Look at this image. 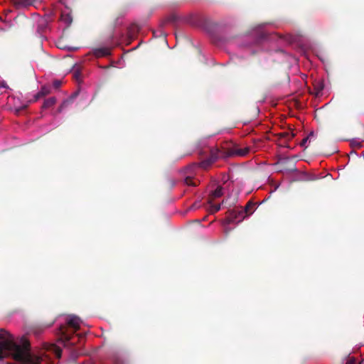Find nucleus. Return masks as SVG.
Here are the masks:
<instances>
[{
    "label": "nucleus",
    "instance_id": "5",
    "mask_svg": "<svg viewBox=\"0 0 364 364\" xmlns=\"http://www.w3.org/2000/svg\"><path fill=\"white\" fill-rule=\"evenodd\" d=\"M277 165L280 166V171H296V167L294 163V161L289 158H283L281 159Z\"/></svg>",
    "mask_w": 364,
    "mask_h": 364
},
{
    "label": "nucleus",
    "instance_id": "21",
    "mask_svg": "<svg viewBox=\"0 0 364 364\" xmlns=\"http://www.w3.org/2000/svg\"><path fill=\"white\" fill-rule=\"evenodd\" d=\"M62 85V81L59 80H55L53 82V86L55 89H58Z\"/></svg>",
    "mask_w": 364,
    "mask_h": 364
},
{
    "label": "nucleus",
    "instance_id": "15",
    "mask_svg": "<svg viewBox=\"0 0 364 364\" xmlns=\"http://www.w3.org/2000/svg\"><path fill=\"white\" fill-rule=\"evenodd\" d=\"M54 322L55 321H52L50 323L44 326L43 327H34L32 331L36 336H38L42 331H44L45 328L51 326Z\"/></svg>",
    "mask_w": 364,
    "mask_h": 364
},
{
    "label": "nucleus",
    "instance_id": "13",
    "mask_svg": "<svg viewBox=\"0 0 364 364\" xmlns=\"http://www.w3.org/2000/svg\"><path fill=\"white\" fill-rule=\"evenodd\" d=\"M278 136L280 139L290 140L294 137L295 134L293 132H283L278 134Z\"/></svg>",
    "mask_w": 364,
    "mask_h": 364
},
{
    "label": "nucleus",
    "instance_id": "2",
    "mask_svg": "<svg viewBox=\"0 0 364 364\" xmlns=\"http://www.w3.org/2000/svg\"><path fill=\"white\" fill-rule=\"evenodd\" d=\"M250 148L248 146L240 148L237 146H235L227 149H219L218 148L211 149L210 156L201 161L200 166L203 168H207L218 159H225L235 156H245L250 152Z\"/></svg>",
    "mask_w": 364,
    "mask_h": 364
},
{
    "label": "nucleus",
    "instance_id": "4",
    "mask_svg": "<svg viewBox=\"0 0 364 364\" xmlns=\"http://www.w3.org/2000/svg\"><path fill=\"white\" fill-rule=\"evenodd\" d=\"M58 331L60 336V340L63 343L64 346L74 345L75 343V341H73V338L74 337L68 331L67 326L61 325Z\"/></svg>",
    "mask_w": 364,
    "mask_h": 364
},
{
    "label": "nucleus",
    "instance_id": "16",
    "mask_svg": "<svg viewBox=\"0 0 364 364\" xmlns=\"http://www.w3.org/2000/svg\"><path fill=\"white\" fill-rule=\"evenodd\" d=\"M15 4L18 6H28L33 4V0H14Z\"/></svg>",
    "mask_w": 364,
    "mask_h": 364
},
{
    "label": "nucleus",
    "instance_id": "22",
    "mask_svg": "<svg viewBox=\"0 0 364 364\" xmlns=\"http://www.w3.org/2000/svg\"><path fill=\"white\" fill-rule=\"evenodd\" d=\"M28 107V105H24L16 109V113L19 114L22 110L26 109Z\"/></svg>",
    "mask_w": 364,
    "mask_h": 364
},
{
    "label": "nucleus",
    "instance_id": "24",
    "mask_svg": "<svg viewBox=\"0 0 364 364\" xmlns=\"http://www.w3.org/2000/svg\"><path fill=\"white\" fill-rule=\"evenodd\" d=\"M352 144L358 148H360L362 146V143L360 141H352Z\"/></svg>",
    "mask_w": 364,
    "mask_h": 364
},
{
    "label": "nucleus",
    "instance_id": "27",
    "mask_svg": "<svg viewBox=\"0 0 364 364\" xmlns=\"http://www.w3.org/2000/svg\"><path fill=\"white\" fill-rule=\"evenodd\" d=\"M77 92H75V93H74V94H73V95H72V96L70 97V99L68 100V101H69V103H70V102H72V100H73V99L77 96Z\"/></svg>",
    "mask_w": 364,
    "mask_h": 364
},
{
    "label": "nucleus",
    "instance_id": "20",
    "mask_svg": "<svg viewBox=\"0 0 364 364\" xmlns=\"http://www.w3.org/2000/svg\"><path fill=\"white\" fill-rule=\"evenodd\" d=\"M220 204H212L210 205V212L211 213H215L220 210Z\"/></svg>",
    "mask_w": 364,
    "mask_h": 364
},
{
    "label": "nucleus",
    "instance_id": "6",
    "mask_svg": "<svg viewBox=\"0 0 364 364\" xmlns=\"http://www.w3.org/2000/svg\"><path fill=\"white\" fill-rule=\"evenodd\" d=\"M51 92V88L49 85H43L41 87L39 92H38L35 95L33 100L29 101V103H33L38 101L40 98H42Z\"/></svg>",
    "mask_w": 364,
    "mask_h": 364
},
{
    "label": "nucleus",
    "instance_id": "9",
    "mask_svg": "<svg viewBox=\"0 0 364 364\" xmlns=\"http://www.w3.org/2000/svg\"><path fill=\"white\" fill-rule=\"evenodd\" d=\"M110 53V49L108 48H99L94 50V54L97 58L108 56Z\"/></svg>",
    "mask_w": 364,
    "mask_h": 364
},
{
    "label": "nucleus",
    "instance_id": "1",
    "mask_svg": "<svg viewBox=\"0 0 364 364\" xmlns=\"http://www.w3.org/2000/svg\"><path fill=\"white\" fill-rule=\"evenodd\" d=\"M45 352L41 355H36L31 352L30 343L25 338L21 343L14 341V337L4 328L0 329V360L11 358L16 364H44V358L47 359L45 364H50L49 355L53 354L56 358H60L62 350L55 344L45 343Z\"/></svg>",
    "mask_w": 364,
    "mask_h": 364
},
{
    "label": "nucleus",
    "instance_id": "11",
    "mask_svg": "<svg viewBox=\"0 0 364 364\" xmlns=\"http://www.w3.org/2000/svg\"><path fill=\"white\" fill-rule=\"evenodd\" d=\"M223 194V188L221 186L217 187V188L212 192V194L210 196V198L208 202L210 203H212V201L217 198H219L222 196Z\"/></svg>",
    "mask_w": 364,
    "mask_h": 364
},
{
    "label": "nucleus",
    "instance_id": "28",
    "mask_svg": "<svg viewBox=\"0 0 364 364\" xmlns=\"http://www.w3.org/2000/svg\"><path fill=\"white\" fill-rule=\"evenodd\" d=\"M7 364H13V363H8Z\"/></svg>",
    "mask_w": 364,
    "mask_h": 364
},
{
    "label": "nucleus",
    "instance_id": "14",
    "mask_svg": "<svg viewBox=\"0 0 364 364\" xmlns=\"http://www.w3.org/2000/svg\"><path fill=\"white\" fill-rule=\"evenodd\" d=\"M178 21V17L176 14H172L168 16L162 22V25H165L166 23H174Z\"/></svg>",
    "mask_w": 364,
    "mask_h": 364
},
{
    "label": "nucleus",
    "instance_id": "12",
    "mask_svg": "<svg viewBox=\"0 0 364 364\" xmlns=\"http://www.w3.org/2000/svg\"><path fill=\"white\" fill-rule=\"evenodd\" d=\"M56 103V98L55 97H51L48 99L44 100V102L42 105V109H48L53 107Z\"/></svg>",
    "mask_w": 364,
    "mask_h": 364
},
{
    "label": "nucleus",
    "instance_id": "17",
    "mask_svg": "<svg viewBox=\"0 0 364 364\" xmlns=\"http://www.w3.org/2000/svg\"><path fill=\"white\" fill-rule=\"evenodd\" d=\"M185 183L187 186H196L198 185V181L194 180L191 176H187L185 178Z\"/></svg>",
    "mask_w": 364,
    "mask_h": 364
},
{
    "label": "nucleus",
    "instance_id": "7",
    "mask_svg": "<svg viewBox=\"0 0 364 364\" xmlns=\"http://www.w3.org/2000/svg\"><path fill=\"white\" fill-rule=\"evenodd\" d=\"M66 323L69 328H73V333H74L80 328V321L78 317L71 316L67 318Z\"/></svg>",
    "mask_w": 364,
    "mask_h": 364
},
{
    "label": "nucleus",
    "instance_id": "8",
    "mask_svg": "<svg viewBox=\"0 0 364 364\" xmlns=\"http://www.w3.org/2000/svg\"><path fill=\"white\" fill-rule=\"evenodd\" d=\"M238 210V206L235 207L233 209L229 210L228 212V217L227 220L228 223H239L242 220H239L237 218H235L234 220H232L231 219H233L234 215L238 216V212L237 211Z\"/></svg>",
    "mask_w": 364,
    "mask_h": 364
},
{
    "label": "nucleus",
    "instance_id": "29",
    "mask_svg": "<svg viewBox=\"0 0 364 364\" xmlns=\"http://www.w3.org/2000/svg\"><path fill=\"white\" fill-rule=\"evenodd\" d=\"M60 1H62L63 0H60Z\"/></svg>",
    "mask_w": 364,
    "mask_h": 364
},
{
    "label": "nucleus",
    "instance_id": "25",
    "mask_svg": "<svg viewBox=\"0 0 364 364\" xmlns=\"http://www.w3.org/2000/svg\"><path fill=\"white\" fill-rule=\"evenodd\" d=\"M346 364H355V359L354 358H349Z\"/></svg>",
    "mask_w": 364,
    "mask_h": 364
},
{
    "label": "nucleus",
    "instance_id": "26",
    "mask_svg": "<svg viewBox=\"0 0 364 364\" xmlns=\"http://www.w3.org/2000/svg\"><path fill=\"white\" fill-rule=\"evenodd\" d=\"M73 75H74V77L76 79V80H78L80 77V73L77 70H75L74 73H73Z\"/></svg>",
    "mask_w": 364,
    "mask_h": 364
},
{
    "label": "nucleus",
    "instance_id": "19",
    "mask_svg": "<svg viewBox=\"0 0 364 364\" xmlns=\"http://www.w3.org/2000/svg\"><path fill=\"white\" fill-rule=\"evenodd\" d=\"M314 136V132H311L310 134L305 138L302 139V141L300 143L301 146H305L306 142L310 140L311 137Z\"/></svg>",
    "mask_w": 364,
    "mask_h": 364
},
{
    "label": "nucleus",
    "instance_id": "3",
    "mask_svg": "<svg viewBox=\"0 0 364 364\" xmlns=\"http://www.w3.org/2000/svg\"><path fill=\"white\" fill-rule=\"evenodd\" d=\"M255 204L251 201H249L245 206L243 208L242 206H238V216L234 215V218L231 219L234 220L235 218H237L240 220H243L245 217L252 214L255 210Z\"/></svg>",
    "mask_w": 364,
    "mask_h": 364
},
{
    "label": "nucleus",
    "instance_id": "10",
    "mask_svg": "<svg viewBox=\"0 0 364 364\" xmlns=\"http://www.w3.org/2000/svg\"><path fill=\"white\" fill-rule=\"evenodd\" d=\"M323 84L321 81L318 80L314 82V90L312 92V94H314L316 96H319L323 90Z\"/></svg>",
    "mask_w": 364,
    "mask_h": 364
},
{
    "label": "nucleus",
    "instance_id": "18",
    "mask_svg": "<svg viewBox=\"0 0 364 364\" xmlns=\"http://www.w3.org/2000/svg\"><path fill=\"white\" fill-rule=\"evenodd\" d=\"M61 20L63 21L68 25H70L73 21V18L70 14H65L63 13L61 14Z\"/></svg>",
    "mask_w": 364,
    "mask_h": 364
},
{
    "label": "nucleus",
    "instance_id": "23",
    "mask_svg": "<svg viewBox=\"0 0 364 364\" xmlns=\"http://www.w3.org/2000/svg\"><path fill=\"white\" fill-rule=\"evenodd\" d=\"M69 103L68 100H65L58 108V112H60Z\"/></svg>",
    "mask_w": 364,
    "mask_h": 364
}]
</instances>
